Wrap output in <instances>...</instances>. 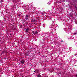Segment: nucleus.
I'll return each instance as SVG.
<instances>
[{
    "label": "nucleus",
    "mask_w": 77,
    "mask_h": 77,
    "mask_svg": "<svg viewBox=\"0 0 77 77\" xmlns=\"http://www.w3.org/2000/svg\"><path fill=\"white\" fill-rule=\"evenodd\" d=\"M63 42V41H61V42Z\"/></svg>",
    "instance_id": "nucleus-12"
},
{
    "label": "nucleus",
    "mask_w": 77,
    "mask_h": 77,
    "mask_svg": "<svg viewBox=\"0 0 77 77\" xmlns=\"http://www.w3.org/2000/svg\"><path fill=\"white\" fill-rule=\"evenodd\" d=\"M20 62H21V63L23 64V63H24V62H25V60H22L20 61Z\"/></svg>",
    "instance_id": "nucleus-1"
},
{
    "label": "nucleus",
    "mask_w": 77,
    "mask_h": 77,
    "mask_svg": "<svg viewBox=\"0 0 77 77\" xmlns=\"http://www.w3.org/2000/svg\"><path fill=\"white\" fill-rule=\"evenodd\" d=\"M49 27L50 28H51V30H53V29H54V28H52V27H51V25H50L49 26Z\"/></svg>",
    "instance_id": "nucleus-5"
},
{
    "label": "nucleus",
    "mask_w": 77,
    "mask_h": 77,
    "mask_svg": "<svg viewBox=\"0 0 77 77\" xmlns=\"http://www.w3.org/2000/svg\"><path fill=\"white\" fill-rule=\"evenodd\" d=\"M29 17V16H28V15H27L26 17V20H27V19H28V18H27V17Z\"/></svg>",
    "instance_id": "nucleus-6"
},
{
    "label": "nucleus",
    "mask_w": 77,
    "mask_h": 77,
    "mask_svg": "<svg viewBox=\"0 0 77 77\" xmlns=\"http://www.w3.org/2000/svg\"><path fill=\"white\" fill-rule=\"evenodd\" d=\"M76 77H77V75H76Z\"/></svg>",
    "instance_id": "nucleus-11"
},
{
    "label": "nucleus",
    "mask_w": 77,
    "mask_h": 77,
    "mask_svg": "<svg viewBox=\"0 0 77 77\" xmlns=\"http://www.w3.org/2000/svg\"><path fill=\"white\" fill-rule=\"evenodd\" d=\"M41 76L40 75H37V77H41Z\"/></svg>",
    "instance_id": "nucleus-8"
},
{
    "label": "nucleus",
    "mask_w": 77,
    "mask_h": 77,
    "mask_svg": "<svg viewBox=\"0 0 77 77\" xmlns=\"http://www.w3.org/2000/svg\"><path fill=\"white\" fill-rule=\"evenodd\" d=\"M75 34H76V33H74L75 35Z\"/></svg>",
    "instance_id": "nucleus-9"
},
{
    "label": "nucleus",
    "mask_w": 77,
    "mask_h": 77,
    "mask_svg": "<svg viewBox=\"0 0 77 77\" xmlns=\"http://www.w3.org/2000/svg\"><path fill=\"white\" fill-rule=\"evenodd\" d=\"M19 16H20V15H19Z\"/></svg>",
    "instance_id": "nucleus-14"
},
{
    "label": "nucleus",
    "mask_w": 77,
    "mask_h": 77,
    "mask_svg": "<svg viewBox=\"0 0 77 77\" xmlns=\"http://www.w3.org/2000/svg\"><path fill=\"white\" fill-rule=\"evenodd\" d=\"M1 0V1H2V0Z\"/></svg>",
    "instance_id": "nucleus-13"
},
{
    "label": "nucleus",
    "mask_w": 77,
    "mask_h": 77,
    "mask_svg": "<svg viewBox=\"0 0 77 77\" xmlns=\"http://www.w3.org/2000/svg\"><path fill=\"white\" fill-rule=\"evenodd\" d=\"M29 54V52H27L26 54L27 55H28Z\"/></svg>",
    "instance_id": "nucleus-7"
},
{
    "label": "nucleus",
    "mask_w": 77,
    "mask_h": 77,
    "mask_svg": "<svg viewBox=\"0 0 77 77\" xmlns=\"http://www.w3.org/2000/svg\"><path fill=\"white\" fill-rule=\"evenodd\" d=\"M35 19H32L31 20L32 22H35Z\"/></svg>",
    "instance_id": "nucleus-4"
},
{
    "label": "nucleus",
    "mask_w": 77,
    "mask_h": 77,
    "mask_svg": "<svg viewBox=\"0 0 77 77\" xmlns=\"http://www.w3.org/2000/svg\"><path fill=\"white\" fill-rule=\"evenodd\" d=\"M26 30L27 33H28L29 32V29L28 28H26Z\"/></svg>",
    "instance_id": "nucleus-2"
},
{
    "label": "nucleus",
    "mask_w": 77,
    "mask_h": 77,
    "mask_svg": "<svg viewBox=\"0 0 77 77\" xmlns=\"http://www.w3.org/2000/svg\"><path fill=\"white\" fill-rule=\"evenodd\" d=\"M75 8L77 9V7H75Z\"/></svg>",
    "instance_id": "nucleus-10"
},
{
    "label": "nucleus",
    "mask_w": 77,
    "mask_h": 77,
    "mask_svg": "<svg viewBox=\"0 0 77 77\" xmlns=\"http://www.w3.org/2000/svg\"><path fill=\"white\" fill-rule=\"evenodd\" d=\"M38 32H35L34 33V35H35V36H36V34H38Z\"/></svg>",
    "instance_id": "nucleus-3"
}]
</instances>
